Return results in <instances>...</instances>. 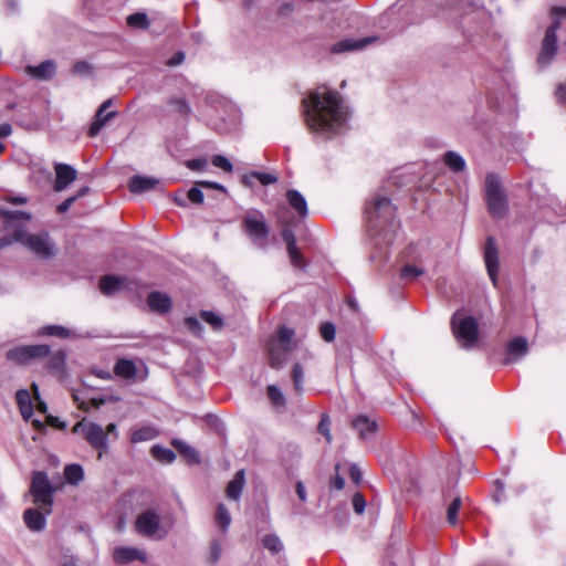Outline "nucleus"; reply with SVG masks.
<instances>
[{
  "label": "nucleus",
  "mask_w": 566,
  "mask_h": 566,
  "mask_svg": "<svg viewBox=\"0 0 566 566\" xmlns=\"http://www.w3.org/2000/svg\"><path fill=\"white\" fill-rule=\"evenodd\" d=\"M302 107L307 126L315 133L336 135L346 127L347 109L337 92L313 91L303 98Z\"/></svg>",
  "instance_id": "obj_1"
},
{
  "label": "nucleus",
  "mask_w": 566,
  "mask_h": 566,
  "mask_svg": "<svg viewBox=\"0 0 566 566\" xmlns=\"http://www.w3.org/2000/svg\"><path fill=\"white\" fill-rule=\"evenodd\" d=\"M396 208L390 199L382 195L374 196L365 209L366 220L370 231L380 235L395 219Z\"/></svg>",
  "instance_id": "obj_2"
},
{
  "label": "nucleus",
  "mask_w": 566,
  "mask_h": 566,
  "mask_svg": "<svg viewBox=\"0 0 566 566\" xmlns=\"http://www.w3.org/2000/svg\"><path fill=\"white\" fill-rule=\"evenodd\" d=\"M554 21L546 29L542 46L537 55V64L541 67H546L551 64L557 53V30L560 27V20L566 19V7H555L552 9Z\"/></svg>",
  "instance_id": "obj_3"
},
{
  "label": "nucleus",
  "mask_w": 566,
  "mask_h": 566,
  "mask_svg": "<svg viewBox=\"0 0 566 566\" xmlns=\"http://www.w3.org/2000/svg\"><path fill=\"white\" fill-rule=\"evenodd\" d=\"M30 492L34 499V504L39 505L46 514H50L55 488L50 482L45 472L36 471L33 473Z\"/></svg>",
  "instance_id": "obj_4"
},
{
  "label": "nucleus",
  "mask_w": 566,
  "mask_h": 566,
  "mask_svg": "<svg viewBox=\"0 0 566 566\" xmlns=\"http://www.w3.org/2000/svg\"><path fill=\"white\" fill-rule=\"evenodd\" d=\"M485 198L489 212L494 218H502L506 214L507 200L501 189L499 178L493 174H489L485 178Z\"/></svg>",
  "instance_id": "obj_5"
},
{
  "label": "nucleus",
  "mask_w": 566,
  "mask_h": 566,
  "mask_svg": "<svg viewBox=\"0 0 566 566\" xmlns=\"http://www.w3.org/2000/svg\"><path fill=\"white\" fill-rule=\"evenodd\" d=\"M13 241L21 242L33 253L43 259H49L54 255V243L51 241L48 233L29 234L22 229L14 231Z\"/></svg>",
  "instance_id": "obj_6"
},
{
  "label": "nucleus",
  "mask_w": 566,
  "mask_h": 566,
  "mask_svg": "<svg viewBox=\"0 0 566 566\" xmlns=\"http://www.w3.org/2000/svg\"><path fill=\"white\" fill-rule=\"evenodd\" d=\"M73 432L83 434L88 444L98 451V459L108 451L106 432L101 424L82 419L74 424Z\"/></svg>",
  "instance_id": "obj_7"
},
{
  "label": "nucleus",
  "mask_w": 566,
  "mask_h": 566,
  "mask_svg": "<svg viewBox=\"0 0 566 566\" xmlns=\"http://www.w3.org/2000/svg\"><path fill=\"white\" fill-rule=\"evenodd\" d=\"M242 228L245 234L259 247H264L270 228L264 214L259 210L248 211L242 218Z\"/></svg>",
  "instance_id": "obj_8"
},
{
  "label": "nucleus",
  "mask_w": 566,
  "mask_h": 566,
  "mask_svg": "<svg viewBox=\"0 0 566 566\" xmlns=\"http://www.w3.org/2000/svg\"><path fill=\"white\" fill-rule=\"evenodd\" d=\"M451 326L454 336L463 343V347L470 348L478 340V323L474 317H462L459 313H454Z\"/></svg>",
  "instance_id": "obj_9"
},
{
  "label": "nucleus",
  "mask_w": 566,
  "mask_h": 566,
  "mask_svg": "<svg viewBox=\"0 0 566 566\" xmlns=\"http://www.w3.org/2000/svg\"><path fill=\"white\" fill-rule=\"evenodd\" d=\"M51 348L48 345H21L9 349L6 358L18 365H27L33 359L45 358L50 355Z\"/></svg>",
  "instance_id": "obj_10"
},
{
  "label": "nucleus",
  "mask_w": 566,
  "mask_h": 566,
  "mask_svg": "<svg viewBox=\"0 0 566 566\" xmlns=\"http://www.w3.org/2000/svg\"><path fill=\"white\" fill-rule=\"evenodd\" d=\"M160 516L155 510H146L137 516L135 527L143 536L164 538L166 532H160Z\"/></svg>",
  "instance_id": "obj_11"
},
{
  "label": "nucleus",
  "mask_w": 566,
  "mask_h": 566,
  "mask_svg": "<svg viewBox=\"0 0 566 566\" xmlns=\"http://www.w3.org/2000/svg\"><path fill=\"white\" fill-rule=\"evenodd\" d=\"M484 261L488 274L493 285L496 286L499 272V253L495 240L492 237L488 238L484 247Z\"/></svg>",
  "instance_id": "obj_12"
},
{
  "label": "nucleus",
  "mask_w": 566,
  "mask_h": 566,
  "mask_svg": "<svg viewBox=\"0 0 566 566\" xmlns=\"http://www.w3.org/2000/svg\"><path fill=\"white\" fill-rule=\"evenodd\" d=\"M55 181L54 190L60 192L67 188L77 177V171L71 165L57 163L54 166Z\"/></svg>",
  "instance_id": "obj_13"
},
{
  "label": "nucleus",
  "mask_w": 566,
  "mask_h": 566,
  "mask_svg": "<svg viewBox=\"0 0 566 566\" xmlns=\"http://www.w3.org/2000/svg\"><path fill=\"white\" fill-rule=\"evenodd\" d=\"M112 105V99L104 101L96 111L94 119L88 128L90 137H95L102 130V128L106 125V123L116 116V112L112 111L105 113L107 108Z\"/></svg>",
  "instance_id": "obj_14"
},
{
  "label": "nucleus",
  "mask_w": 566,
  "mask_h": 566,
  "mask_svg": "<svg viewBox=\"0 0 566 566\" xmlns=\"http://www.w3.org/2000/svg\"><path fill=\"white\" fill-rule=\"evenodd\" d=\"M160 180L154 177L135 175L128 180V189L132 193H144L156 189Z\"/></svg>",
  "instance_id": "obj_15"
},
{
  "label": "nucleus",
  "mask_w": 566,
  "mask_h": 566,
  "mask_svg": "<svg viewBox=\"0 0 566 566\" xmlns=\"http://www.w3.org/2000/svg\"><path fill=\"white\" fill-rule=\"evenodd\" d=\"M373 41V38H361L358 40L355 39H345L337 43H335L331 48V52L335 54L350 52V51H358L364 49L367 44H369Z\"/></svg>",
  "instance_id": "obj_16"
},
{
  "label": "nucleus",
  "mask_w": 566,
  "mask_h": 566,
  "mask_svg": "<svg viewBox=\"0 0 566 566\" xmlns=\"http://www.w3.org/2000/svg\"><path fill=\"white\" fill-rule=\"evenodd\" d=\"M45 511L41 512L36 509H28L23 513V521L29 530L41 532L45 528Z\"/></svg>",
  "instance_id": "obj_17"
},
{
  "label": "nucleus",
  "mask_w": 566,
  "mask_h": 566,
  "mask_svg": "<svg viewBox=\"0 0 566 566\" xmlns=\"http://www.w3.org/2000/svg\"><path fill=\"white\" fill-rule=\"evenodd\" d=\"M113 557L118 564H127L136 559L146 562L145 553L135 547H117L114 551Z\"/></svg>",
  "instance_id": "obj_18"
},
{
  "label": "nucleus",
  "mask_w": 566,
  "mask_h": 566,
  "mask_svg": "<svg viewBox=\"0 0 566 566\" xmlns=\"http://www.w3.org/2000/svg\"><path fill=\"white\" fill-rule=\"evenodd\" d=\"M352 424L363 440L370 439L377 430L376 421L366 416H358L353 420Z\"/></svg>",
  "instance_id": "obj_19"
},
{
  "label": "nucleus",
  "mask_w": 566,
  "mask_h": 566,
  "mask_svg": "<svg viewBox=\"0 0 566 566\" xmlns=\"http://www.w3.org/2000/svg\"><path fill=\"white\" fill-rule=\"evenodd\" d=\"M126 277L105 275L99 280V290L104 295H112L125 287Z\"/></svg>",
  "instance_id": "obj_20"
},
{
  "label": "nucleus",
  "mask_w": 566,
  "mask_h": 566,
  "mask_svg": "<svg viewBox=\"0 0 566 566\" xmlns=\"http://www.w3.org/2000/svg\"><path fill=\"white\" fill-rule=\"evenodd\" d=\"M55 71L56 64L51 60L43 61L35 66L30 65L27 67L28 74L38 80H50L55 74Z\"/></svg>",
  "instance_id": "obj_21"
},
{
  "label": "nucleus",
  "mask_w": 566,
  "mask_h": 566,
  "mask_svg": "<svg viewBox=\"0 0 566 566\" xmlns=\"http://www.w3.org/2000/svg\"><path fill=\"white\" fill-rule=\"evenodd\" d=\"M147 304L154 312L167 313L171 307V300L167 294L156 291L148 295Z\"/></svg>",
  "instance_id": "obj_22"
},
{
  "label": "nucleus",
  "mask_w": 566,
  "mask_h": 566,
  "mask_svg": "<svg viewBox=\"0 0 566 566\" xmlns=\"http://www.w3.org/2000/svg\"><path fill=\"white\" fill-rule=\"evenodd\" d=\"M286 200L290 205V207L301 217V218H305L308 213V209H307V202H306V199L304 198V196L295 190V189H291V190H287L286 191Z\"/></svg>",
  "instance_id": "obj_23"
},
{
  "label": "nucleus",
  "mask_w": 566,
  "mask_h": 566,
  "mask_svg": "<svg viewBox=\"0 0 566 566\" xmlns=\"http://www.w3.org/2000/svg\"><path fill=\"white\" fill-rule=\"evenodd\" d=\"M137 365L127 358H118L114 366V374L120 378L130 380L137 376Z\"/></svg>",
  "instance_id": "obj_24"
},
{
  "label": "nucleus",
  "mask_w": 566,
  "mask_h": 566,
  "mask_svg": "<svg viewBox=\"0 0 566 566\" xmlns=\"http://www.w3.org/2000/svg\"><path fill=\"white\" fill-rule=\"evenodd\" d=\"M295 336L294 329L281 326L275 335V337L271 340L275 343V346H279L284 353L291 352L294 348L293 338Z\"/></svg>",
  "instance_id": "obj_25"
},
{
  "label": "nucleus",
  "mask_w": 566,
  "mask_h": 566,
  "mask_svg": "<svg viewBox=\"0 0 566 566\" xmlns=\"http://www.w3.org/2000/svg\"><path fill=\"white\" fill-rule=\"evenodd\" d=\"M15 399L22 418L29 420L33 416V405L30 392L27 389H19L15 394Z\"/></svg>",
  "instance_id": "obj_26"
},
{
  "label": "nucleus",
  "mask_w": 566,
  "mask_h": 566,
  "mask_svg": "<svg viewBox=\"0 0 566 566\" xmlns=\"http://www.w3.org/2000/svg\"><path fill=\"white\" fill-rule=\"evenodd\" d=\"M245 484L244 470H239L233 479L228 483L227 496L233 501H238L241 496Z\"/></svg>",
  "instance_id": "obj_27"
},
{
  "label": "nucleus",
  "mask_w": 566,
  "mask_h": 566,
  "mask_svg": "<svg viewBox=\"0 0 566 566\" xmlns=\"http://www.w3.org/2000/svg\"><path fill=\"white\" fill-rule=\"evenodd\" d=\"M40 336H53L57 338L78 337V335L62 325H45L38 332Z\"/></svg>",
  "instance_id": "obj_28"
},
{
  "label": "nucleus",
  "mask_w": 566,
  "mask_h": 566,
  "mask_svg": "<svg viewBox=\"0 0 566 566\" xmlns=\"http://www.w3.org/2000/svg\"><path fill=\"white\" fill-rule=\"evenodd\" d=\"M171 444L179 451V453L187 459L189 463H199L200 457L195 448L181 441L179 439H174Z\"/></svg>",
  "instance_id": "obj_29"
},
{
  "label": "nucleus",
  "mask_w": 566,
  "mask_h": 566,
  "mask_svg": "<svg viewBox=\"0 0 566 566\" xmlns=\"http://www.w3.org/2000/svg\"><path fill=\"white\" fill-rule=\"evenodd\" d=\"M65 363H66L65 353L62 350H59L50 357V359L48 361V368L51 370L52 374L62 375L65 370Z\"/></svg>",
  "instance_id": "obj_30"
},
{
  "label": "nucleus",
  "mask_w": 566,
  "mask_h": 566,
  "mask_svg": "<svg viewBox=\"0 0 566 566\" xmlns=\"http://www.w3.org/2000/svg\"><path fill=\"white\" fill-rule=\"evenodd\" d=\"M64 476L67 483L76 485L84 479V470L80 464H67L64 468Z\"/></svg>",
  "instance_id": "obj_31"
},
{
  "label": "nucleus",
  "mask_w": 566,
  "mask_h": 566,
  "mask_svg": "<svg viewBox=\"0 0 566 566\" xmlns=\"http://www.w3.org/2000/svg\"><path fill=\"white\" fill-rule=\"evenodd\" d=\"M444 163L455 172H460L465 169V161L463 157L455 151H447L444 154Z\"/></svg>",
  "instance_id": "obj_32"
},
{
  "label": "nucleus",
  "mask_w": 566,
  "mask_h": 566,
  "mask_svg": "<svg viewBox=\"0 0 566 566\" xmlns=\"http://www.w3.org/2000/svg\"><path fill=\"white\" fill-rule=\"evenodd\" d=\"M506 349L509 356H523L527 353L528 344L524 337H515L509 343Z\"/></svg>",
  "instance_id": "obj_33"
},
{
  "label": "nucleus",
  "mask_w": 566,
  "mask_h": 566,
  "mask_svg": "<svg viewBox=\"0 0 566 566\" xmlns=\"http://www.w3.org/2000/svg\"><path fill=\"white\" fill-rule=\"evenodd\" d=\"M151 454L156 460L163 463H171L176 459V454L172 450L158 444L151 448Z\"/></svg>",
  "instance_id": "obj_34"
},
{
  "label": "nucleus",
  "mask_w": 566,
  "mask_h": 566,
  "mask_svg": "<svg viewBox=\"0 0 566 566\" xmlns=\"http://www.w3.org/2000/svg\"><path fill=\"white\" fill-rule=\"evenodd\" d=\"M127 24L130 28L135 29H143L146 30L150 25V21L146 13L144 12H136L127 17L126 19Z\"/></svg>",
  "instance_id": "obj_35"
},
{
  "label": "nucleus",
  "mask_w": 566,
  "mask_h": 566,
  "mask_svg": "<svg viewBox=\"0 0 566 566\" xmlns=\"http://www.w3.org/2000/svg\"><path fill=\"white\" fill-rule=\"evenodd\" d=\"M424 273L423 268L407 263L400 270V277L405 281H415Z\"/></svg>",
  "instance_id": "obj_36"
},
{
  "label": "nucleus",
  "mask_w": 566,
  "mask_h": 566,
  "mask_svg": "<svg viewBox=\"0 0 566 566\" xmlns=\"http://www.w3.org/2000/svg\"><path fill=\"white\" fill-rule=\"evenodd\" d=\"M268 350L271 366L279 368L284 361L285 353L279 346H275L274 342H270Z\"/></svg>",
  "instance_id": "obj_37"
},
{
  "label": "nucleus",
  "mask_w": 566,
  "mask_h": 566,
  "mask_svg": "<svg viewBox=\"0 0 566 566\" xmlns=\"http://www.w3.org/2000/svg\"><path fill=\"white\" fill-rule=\"evenodd\" d=\"M263 546L272 554H277L283 549V543L275 534H268L262 538Z\"/></svg>",
  "instance_id": "obj_38"
},
{
  "label": "nucleus",
  "mask_w": 566,
  "mask_h": 566,
  "mask_svg": "<svg viewBox=\"0 0 566 566\" xmlns=\"http://www.w3.org/2000/svg\"><path fill=\"white\" fill-rule=\"evenodd\" d=\"M156 437V430L151 427H143L138 430H135L132 433V442L138 443L142 441H148Z\"/></svg>",
  "instance_id": "obj_39"
},
{
  "label": "nucleus",
  "mask_w": 566,
  "mask_h": 566,
  "mask_svg": "<svg viewBox=\"0 0 566 566\" xmlns=\"http://www.w3.org/2000/svg\"><path fill=\"white\" fill-rule=\"evenodd\" d=\"M216 518L222 530L226 531L229 527L231 517L224 504L220 503L218 505Z\"/></svg>",
  "instance_id": "obj_40"
},
{
  "label": "nucleus",
  "mask_w": 566,
  "mask_h": 566,
  "mask_svg": "<svg viewBox=\"0 0 566 566\" xmlns=\"http://www.w3.org/2000/svg\"><path fill=\"white\" fill-rule=\"evenodd\" d=\"M461 506H462V501L459 496L454 497L452 500V502L450 503L448 511H447V518L451 525H455V523L458 521V513H459V510L461 509Z\"/></svg>",
  "instance_id": "obj_41"
},
{
  "label": "nucleus",
  "mask_w": 566,
  "mask_h": 566,
  "mask_svg": "<svg viewBox=\"0 0 566 566\" xmlns=\"http://www.w3.org/2000/svg\"><path fill=\"white\" fill-rule=\"evenodd\" d=\"M169 104L174 107L175 112H178L185 117H188L191 113V108L185 98L175 97L169 101Z\"/></svg>",
  "instance_id": "obj_42"
},
{
  "label": "nucleus",
  "mask_w": 566,
  "mask_h": 566,
  "mask_svg": "<svg viewBox=\"0 0 566 566\" xmlns=\"http://www.w3.org/2000/svg\"><path fill=\"white\" fill-rule=\"evenodd\" d=\"M0 214L3 217L7 223H11L14 220L22 219L24 221H29L31 219V214L24 211H4L0 210Z\"/></svg>",
  "instance_id": "obj_43"
},
{
  "label": "nucleus",
  "mask_w": 566,
  "mask_h": 566,
  "mask_svg": "<svg viewBox=\"0 0 566 566\" xmlns=\"http://www.w3.org/2000/svg\"><path fill=\"white\" fill-rule=\"evenodd\" d=\"M319 333L325 342L331 343L335 339L336 336L335 325L329 322L323 323L319 327Z\"/></svg>",
  "instance_id": "obj_44"
},
{
  "label": "nucleus",
  "mask_w": 566,
  "mask_h": 566,
  "mask_svg": "<svg viewBox=\"0 0 566 566\" xmlns=\"http://www.w3.org/2000/svg\"><path fill=\"white\" fill-rule=\"evenodd\" d=\"M251 176L263 186L272 185L277 181V177L270 172L251 171Z\"/></svg>",
  "instance_id": "obj_45"
},
{
  "label": "nucleus",
  "mask_w": 566,
  "mask_h": 566,
  "mask_svg": "<svg viewBox=\"0 0 566 566\" xmlns=\"http://www.w3.org/2000/svg\"><path fill=\"white\" fill-rule=\"evenodd\" d=\"M293 382L296 391L303 390L304 371L300 364H295L292 370Z\"/></svg>",
  "instance_id": "obj_46"
},
{
  "label": "nucleus",
  "mask_w": 566,
  "mask_h": 566,
  "mask_svg": "<svg viewBox=\"0 0 566 566\" xmlns=\"http://www.w3.org/2000/svg\"><path fill=\"white\" fill-rule=\"evenodd\" d=\"M211 163L213 166H216L227 172H231L233 170V166L230 163V160L222 155H214L211 159Z\"/></svg>",
  "instance_id": "obj_47"
},
{
  "label": "nucleus",
  "mask_w": 566,
  "mask_h": 566,
  "mask_svg": "<svg viewBox=\"0 0 566 566\" xmlns=\"http://www.w3.org/2000/svg\"><path fill=\"white\" fill-rule=\"evenodd\" d=\"M201 318L216 329H218L222 326L221 317L219 315L214 314L213 312H209V311L201 312Z\"/></svg>",
  "instance_id": "obj_48"
},
{
  "label": "nucleus",
  "mask_w": 566,
  "mask_h": 566,
  "mask_svg": "<svg viewBox=\"0 0 566 566\" xmlns=\"http://www.w3.org/2000/svg\"><path fill=\"white\" fill-rule=\"evenodd\" d=\"M287 253H289V256H290V260H291V263L293 264V266L298 268V269L304 268L305 263L303 260V255L297 247L290 248L287 250Z\"/></svg>",
  "instance_id": "obj_49"
},
{
  "label": "nucleus",
  "mask_w": 566,
  "mask_h": 566,
  "mask_svg": "<svg viewBox=\"0 0 566 566\" xmlns=\"http://www.w3.org/2000/svg\"><path fill=\"white\" fill-rule=\"evenodd\" d=\"M268 395L274 405H276V406L284 405V396H283L282 391L276 386L270 385L268 387Z\"/></svg>",
  "instance_id": "obj_50"
},
{
  "label": "nucleus",
  "mask_w": 566,
  "mask_h": 566,
  "mask_svg": "<svg viewBox=\"0 0 566 566\" xmlns=\"http://www.w3.org/2000/svg\"><path fill=\"white\" fill-rule=\"evenodd\" d=\"M331 420L327 415H322L321 421L318 423V431L325 436L327 443H331L333 438L329 431Z\"/></svg>",
  "instance_id": "obj_51"
},
{
  "label": "nucleus",
  "mask_w": 566,
  "mask_h": 566,
  "mask_svg": "<svg viewBox=\"0 0 566 566\" xmlns=\"http://www.w3.org/2000/svg\"><path fill=\"white\" fill-rule=\"evenodd\" d=\"M353 509L357 514H363L366 509V500L363 494L357 492L353 495Z\"/></svg>",
  "instance_id": "obj_52"
},
{
  "label": "nucleus",
  "mask_w": 566,
  "mask_h": 566,
  "mask_svg": "<svg viewBox=\"0 0 566 566\" xmlns=\"http://www.w3.org/2000/svg\"><path fill=\"white\" fill-rule=\"evenodd\" d=\"M221 544L218 541H213L210 545L209 559L212 564H216L221 556Z\"/></svg>",
  "instance_id": "obj_53"
},
{
  "label": "nucleus",
  "mask_w": 566,
  "mask_h": 566,
  "mask_svg": "<svg viewBox=\"0 0 566 566\" xmlns=\"http://www.w3.org/2000/svg\"><path fill=\"white\" fill-rule=\"evenodd\" d=\"M187 197L193 203L200 205L203 202V192L197 187L190 188Z\"/></svg>",
  "instance_id": "obj_54"
},
{
  "label": "nucleus",
  "mask_w": 566,
  "mask_h": 566,
  "mask_svg": "<svg viewBox=\"0 0 566 566\" xmlns=\"http://www.w3.org/2000/svg\"><path fill=\"white\" fill-rule=\"evenodd\" d=\"M186 326L193 333V334H197L199 335L201 332H202V325L201 323L199 322L198 318L196 317H187L186 321Z\"/></svg>",
  "instance_id": "obj_55"
},
{
  "label": "nucleus",
  "mask_w": 566,
  "mask_h": 566,
  "mask_svg": "<svg viewBox=\"0 0 566 566\" xmlns=\"http://www.w3.org/2000/svg\"><path fill=\"white\" fill-rule=\"evenodd\" d=\"M186 166L191 170L200 171L207 167V161L205 159H191L186 163Z\"/></svg>",
  "instance_id": "obj_56"
},
{
  "label": "nucleus",
  "mask_w": 566,
  "mask_h": 566,
  "mask_svg": "<svg viewBox=\"0 0 566 566\" xmlns=\"http://www.w3.org/2000/svg\"><path fill=\"white\" fill-rule=\"evenodd\" d=\"M73 72L74 74H77V75H84V74H90L91 73V65L87 63V62H77L74 66H73Z\"/></svg>",
  "instance_id": "obj_57"
},
{
  "label": "nucleus",
  "mask_w": 566,
  "mask_h": 566,
  "mask_svg": "<svg viewBox=\"0 0 566 566\" xmlns=\"http://www.w3.org/2000/svg\"><path fill=\"white\" fill-rule=\"evenodd\" d=\"M282 237H283V240L286 242L287 250L290 248L296 247V239H295L294 233L291 230H289V229L283 230Z\"/></svg>",
  "instance_id": "obj_58"
},
{
  "label": "nucleus",
  "mask_w": 566,
  "mask_h": 566,
  "mask_svg": "<svg viewBox=\"0 0 566 566\" xmlns=\"http://www.w3.org/2000/svg\"><path fill=\"white\" fill-rule=\"evenodd\" d=\"M282 237H283V240L286 242L287 250L290 248L296 247V239H295L294 233L291 230H289V229L283 230Z\"/></svg>",
  "instance_id": "obj_59"
},
{
  "label": "nucleus",
  "mask_w": 566,
  "mask_h": 566,
  "mask_svg": "<svg viewBox=\"0 0 566 566\" xmlns=\"http://www.w3.org/2000/svg\"><path fill=\"white\" fill-rule=\"evenodd\" d=\"M349 475H350V479L353 480V482L356 483V484L360 483V481L363 479L360 469L356 464H353L350 467Z\"/></svg>",
  "instance_id": "obj_60"
},
{
  "label": "nucleus",
  "mask_w": 566,
  "mask_h": 566,
  "mask_svg": "<svg viewBox=\"0 0 566 566\" xmlns=\"http://www.w3.org/2000/svg\"><path fill=\"white\" fill-rule=\"evenodd\" d=\"M75 200H76V197H73V196L69 197L67 199H65L62 203H60L57 206V211L60 213L66 212L71 208V206L75 202Z\"/></svg>",
  "instance_id": "obj_61"
},
{
  "label": "nucleus",
  "mask_w": 566,
  "mask_h": 566,
  "mask_svg": "<svg viewBox=\"0 0 566 566\" xmlns=\"http://www.w3.org/2000/svg\"><path fill=\"white\" fill-rule=\"evenodd\" d=\"M184 60H185L184 52H178L168 60L167 64L169 66H177V65L181 64L184 62Z\"/></svg>",
  "instance_id": "obj_62"
},
{
  "label": "nucleus",
  "mask_w": 566,
  "mask_h": 566,
  "mask_svg": "<svg viewBox=\"0 0 566 566\" xmlns=\"http://www.w3.org/2000/svg\"><path fill=\"white\" fill-rule=\"evenodd\" d=\"M295 491H296V494H297L298 499L302 502H305L307 497H306V490H305V486H304L303 482L298 481L296 483Z\"/></svg>",
  "instance_id": "obj_63"
},
{
  "label": "nucleus",
  "mask_w": 566,
  "mask_h": 566,
  "mask_svg": "<svg viewBox=\"0 0 566 566\" xmlns=\"http://www.w3.org/2000/svg\"><path fill=\"white\" fill-rule=\"evenodd\" d=\"M556 96L559 102L564 103L566 105V83L560 84L556 91Z\"/></svg>",
  "instance_id": "obj_64"
}]
</instances>
